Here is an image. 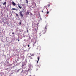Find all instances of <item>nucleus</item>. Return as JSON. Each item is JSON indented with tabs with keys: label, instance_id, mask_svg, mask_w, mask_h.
<instances>
[{
	"label": "nucleus",
	"instance_id": "obj_22",
	"mask_svg": "<svg viewBox=\"0 0 76 76\" xmlns=\"http://www.w3.org/2000/svg\"><path fill=\"white\" fill-rule=\"evenodd\" d=\"M29 46H30V45H28V47H29Z\"/></svg>",
	"mask_w": 76,
	"mask_h": 76
},
{
	"label": "nucleus",
	"instance_id": "obj_18",
	"mask_svg": "<svg viewBox=\"0 0 76 76\" xmlns=\"http://www.w3.org/2000/svg\"><path fill=\"white\" fill-rule=\"evenodd\" d=\"M24 66V65L22 64V68H23Z\"/></svg>",
	"mask_w": 76,
	"mask_h": 76
},
{
	"label": "nucleus",
	"instance_id": "obj_27",
	"mask_svg": "<svg viewBox=\"0 0 76 76\" xmlns=\"http://www.w3.org/2000/svg\"><path fill=\"white\" fill-rule=\"evenodd\" d=\"M18 42H19V41H20V40H18Z\"/></svg>",
	"mask_w": 76,
	"mask_h": 76
},
{
	"label": "nucleus",
	"instance_id": "obj_26",
	"mask_svg": "<svg viewBox=\"0 0 76 76\" xmlns=\"http://www.w3.org/2000/svg\"><path fill=\"white\" fill-rule=\"evenodd\" d=\"M50 6V4H48V6Z\"/></svg>",
	"mask_w": 76,
	"mask_h": 76
},
{
	"label": "nucleus",
	"instance_id": "obj_7",
	"mask_svg": "<svg viewBox=\"0 0 76 76\" xmlns=\"http://www.w3.org/2000/svg\"><path fill=\"white\" fill-rule=\"evenodd\" d=\"M6 2H4L3 4V5H6Z\"/></svg>",
	"mask_w": 76,
	"mask_h": 76
},
{
	"label": "nucleus",
	"instance_id": "obj_1",
	"mask_svg": "<svg viewBox=\"0 0 76 76\" xmlns=\"http://www.w3.org/2000/svg\"><path fill=\"white\" fill-rule=\"evenodd\" d=\"M46 32V31H45V30H43L40 33H39V34L40 35H41L40 34H45Z\"/></svg>",
	"mask_w": 76,
	"mask_h": 76
},
{
	"label": "nucleus",
	"instance_id": "obj_8",
	"mask_svg": "<svg viewBox=\"0 0 76 76\" xmlns=\"http://www.w3.org/2000/svg\"><path fill=\"white\" fill-rule=\"evenodd\" d=\"M29 58L30 59H33V58L31 56H29Z\"/></svg>",
	"mask_w": 76,
	"mask_h": 76
},
{
	"label": "nucleus",
	"instance_id": "obj_14",
	"mask_svg": "<svg viewBox=\"0 0 76 76\" xmlns=\"http://www.w3.org/2000/svg\"><path fill=\"white\" fill-rule=\"evenodd\" d=\"M26 3L27 4H28V0H26Z\"/></svg>",
	"mask_w": 76,
	"mask_h": 76
},
{
	"label": "nucleus",
	"instance_id": "obj_2",
	"mask_svg": "<svg viewBox=\"0 0 76 76\" xmlns=\"http://www.w3.org/2000/svg\"><path fill=\"white\" fill-rule=\"evenodd\" d=\"M19 15L20 16L21 18H23V12L21 11L20 12H19Z\"/></svg>",
	"mask_w": 76,
	"mask_h": 76
},
{
	"label": "nucleus",
	"instance_id": "obj_21",
	"mask_svg": "<svg viewBox=\"0 0 76 76\" xmlns=\"http://www.w3.org/2000/svg\"><path fill=\"white\" fill-rule=\"evenodd\" d=\"M37 64L38 63V61H37Z\"/></svg>",
	"mask_w": 76,
	"mask_h": 76
},
{
	"label": "nucleus",
	"instance_id": "obj_23",
	"mask_svg": "<svg viewBox=\"0 0 76 76\" xmlns=\"http://www.w3.org/2000/svg\"><path fill=\"white\" fill-rule=\"evenodd\" d=\"M23 72V70H22V71L21 72V73H22Z\"/></svg>",
	"mask_w": 76,
	"mask_h": 76
},
{
	"label": "nucleus",
	"instance_id": "obj_13",
	"mask_svg": "<svg viewBox=\"0 0 76 76\" xmlns=\"http://www.w3.org/2000/svg\"><path fill=\"white\" fill-rule=\"evenodd\" d=\"M21 70V69H20L17 70V72H18L20 70Z\"/></svg>",
	"mask_w": 76,
	"mask_h": 76
},
{
	"label": "nucleus",
	"instance_id": "obj_3",
	"mask_svg": "<svg viewBox=\"0 0 76 76\" xmlns=\"http://www.w3.org/2000/svg\"><path fill=\"white\" fill-rule=\"evenodd\" d=\"M37 55L38 56H37V57L38 61H39L40 58V55L38 54Z\"/></svg>",
	"mask_w": 76,
	"mask_h": 76
},
{
	"label": "nucleus",
	"instance_id": "obj_20",
	"mask_svg": "<svg viewBox=\"0 0 76 76\" xmlns=\"http://www.w3.org/2000/svg\"><path fill=\"white\" fill-rule=\"evenodd\" d=\"M27 33H29V31H28V29H27Z\"/></svg>",
	"mask_w": 76,
	"mask_h": 76
},
{
	"label": "nucleus",
	"instance_id": "obj_17",
	"mask_svg": "<svg viewBox=\"0 0 76 76\" xmlns=\"http://www.w3.org/2000/svg\"><path fill=\"white\" fill-rule=\"evenodd\" d=\"M35 54H32L31 55V56H34Z\"/></svg>",
	"mask_w": 76,
	"mask_h": 76
},
{
	"label": "nucleus",
	"instance_id": "obj_29",
	"mask_svg": "<svg viewBox=\"0 0 76 76\" xmlns=\"http://www.w3.org/2000/svg\"><path fill=\"white\" fill-rule=\"evenodd\" d=\"M51 11V10H50V11Z\"/></svg>",
	"mask_w": 76,
	"mask_h": 76
},
{
	"label": "nucleus",
	"instance_id": "obj_28",
	"mask_svg": "<svg viewBox=\"0 0 76 76\" xmlns=\"http://www.w3.org/2000/svg\"><path fill=\"white\" fill-rule=\"evenodd\" d=\"M28 71H29L30 70L29 69H28Z\"/></svg>",
	"mask_w": 76,
	"mask_h": 76
},
{
	"label": "nucleus",
	"instance_id": "obj_5",
	"mask_svg": "<svg viewBox=\"0 0 76 76\" xmlns=\"http://www.w3.org/2000/svg\"><path fill=\"white\" fill-rule=\"evenodd\" d=\"M32 4L33 5H34L35 6H36V4L35 2H33Z\"/></svg>",
	"mask_w": 76,
	"mask_h": 76
},
{
	"label": "nucleus",
	"instance_id": "obj_12",
	"mask_svg": "<svg viewBox=\"0 0 76 76\" xmlns=\"http://www.w3.org/2000/svg\"><path fill=\"white\" fill-rule=\"evenodd\" d=\"M29 13H30L28 11V12H27V15H29Z\"/></svg>",
	"mask_w": 76,
	"mask_h": 76
},
{
	"label": "nucleus",
	"instance_id": "obj_30",
	"mask_svg": "<svg viewBox=\"0 0 76 76\" xmlns=\"http://www.w3.org/2000/svg\"><path fill=\"white\" fill-rule=\"evenodd\" d=\"M30 76H31V75H30Z\"/></svg>",
	"mask_w": 76,
	"mask_h": 76
},
{
	"label": "nucleus",
	"instance_id": "obj_11",
	"mask_svg": "<svg viewBox=\"0 0 76 76\" xmlns=\"http://www.w3.org/2000/svg\"><path fill=\"white\" fill-rule=\"evenodd\" d=\"M12 10H16V11H17V10H17L16 9H15V8H12Z\"/></svg>",
	"mask_w": 76,
	"mask_h": 76
},
{
	"label": "nucleus",
	"instance_id": "obj_19",
	"mask_svg": "<svg viewBox=\"0 0 76 76\" xmlns=\"http://www.w3.org/2000/svg\"><path fill=\"white\" fill-rule=\"evenodd\" d=\"M21 22H19V25H21Z\"/></svg>",
	"mask_w": 76,
	"mask_h": 76
},
{
	"label": "nucleus",
	"instance_id": "obj_6",
	"mask_svg": "<svg viewBox=\"0 0 76 76\" xmlns=\"http://www.w3.org/2000/svg\"><path fill=\"white\" fill-rule=\"evenodd\" d=\"M12 4L13 6H15L16 5V4L15 2H12Z\"/></svg>",
	"mask_w": 76,
	"mask_h": 76
},
{
	"label": "nucleus",
	"instance_id": "obj_25",
	"mask_svg": "<svg viewBox=\"0 0 76 76\" xmlns=\"http://www.w3.org/2000/svg\"><path fill=\"white\" fill-rule=\"evenodd\" d=\"M14 34V33L13 32V33H12V34Z\"/></svg>",
	"mask_w": 76,
	"mask_h": 76
},
{
	"label": "nucleus",
	"instance_id": "obj_24",
	"mask_svg": "<svg viewBox=\"0 0 76 76\" xmlns=\"http://www.w3.org/2000/svg\"><path fill=\"white\" fill-rule=\"evenodd\" d=\"M41 12H42V13H43V10H42V11H41Z\"/></svg>",
	"mask_w": 76,
	"mask_h": 76
},
{
	"label": "nucleus",
	"instance_id": "obj_16",
	"mask_svg": "<svg viewBox=\"0 0 76 76\" xmlns=\"http://www.w3.org/2000/svg\"><path fill=\"white\" fill-rule=\"evenodd\" d=\"M16 15L17 17H19V15H18V14H16Z\"/></svg>",
	"mask_w": 76,
	"mask_h": 76
},
{
	"label": "nucleus",
	"instance_id": "obj_15",
	"mask_svg": "<svg viewBox=\"0 0 76 76\" xmlns=\"http://www.w3.org/2000/svg\"><path fill=\"white\" fill-rule=\"evenodd\" d=\"M47 14H48L49 13V11H48V10H47Z\"/></svg>",
	"mask_w": 76,
	"mask_h": 76
},
{
	"label": "nucleus",
	"instance_id": "obj_10",
	"mask_svg": "<svg viewBox=\"0 0 76 76\" xmlns=\"http://www.w3.org/2000/svg\"><path fill=\"white\" fill-rule=\"evenodd\" d=\"M36 41L34 43L33 45V46H35V44L36 43Z\"/></svg>",
	"mask_w": 76,
	"mask_h": 76
},
{
	"label": "nucleus",
	"instance_id": "obj_4",
	"mask_svg": "<svg viewBox=\"0 0 76 76\" xmlns=\"http://www.w3.org/2000/svg\"><path fill=\"white\" fill-rule=\"evenodd\" d=\"M47 28V26H45V28L44 29V31H46Z\"/></svg>",
	"mask_w": 76,
	"mask_h": 76
},
{
	"label": "nucleus",
	"instance_id": "obj_9",
	"mask_svg": "<svg viewBox=\"0 0 76 76\" xmlns=\"http://www.w3.org/2000/svg\"><path fill=\"white\" fill-rule=\"evenodd\" d=\"M18 6L20 9H22L21 7V6H20V5H18Z\"/></svg>",
	"mask_w": 76,
	"mask_h": 76
}]
</instances>
